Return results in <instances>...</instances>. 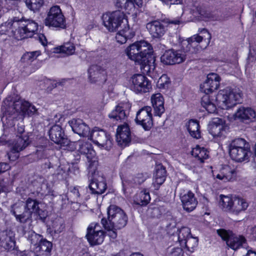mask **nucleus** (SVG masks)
<instances>
[{
    "label": "nucleus",
    "mask_w": 256,
    "mask_h": 256,
    "mask_svg": "<svg viewBox=\"0 0 256 256\" xmlns=\"http://www.w3.org/2000/svg\"><path fill=\"white\" fill-rule=\"evenodd\" d=\"M125 52L130 60L141 65V68L148 75L151 77L155 76V58L149 43L144 40L135 42L129 46Z\"/></svg>",
    "instance_id": "obj_1"
},
{
    "label": "nucleus",
    "mask_w": 256,
    "mask_h": 256,
    "mask_svg": "<svg viewBox=\"0 0 256 256\" xmlns=\"http://www.w3.org/2000/svg\"><path fill=\"white\" fill-rule=\"evenodd\" d=\"M2 109L4 112L2 120L8 126L13 125V122H10L13 119H23L26 114H32L37 111L34 106L14 94L8 96L4 100Z\"/></svg>",
    "instance_id": "obj_2"
},
{
    "label": "nucleus",
    "mask_w": 256,
    "mask_h": 256,
    "mask_svg": "<svg viewBox=\"0 0 256 256\" xmlns=\"http://www.w3.org/2000/svg\"><path fill=\"white\" fill-rule=\"evenodd\" d=\"M37 23L14 17L0 26V34L14 36L18 40L31 37L38 30Z\"/></svg>",
    "instance_id": "obj_3"
},
{
    "label": "nucleus",
    "mask_w": 256,
    "mask_h": 256,
    "mask_svg": "<svg viewBox=\"0 0 256 256\" xmlns=\"http://www.w3.org/2000/svg\"><path fill=\"white\" fill-rule=\"evenodd\" d=\"M220 76L216 73H210L207 75L206 79L200 86L201 90L206 94L204 96L201 101L202 106L209 113H214L217 108L214 100L211 99L208 94L217 90L220 86Z\"/></svg>",
    "instance_id": "obj_4"
},
{
    "label": "nucleus",
    "mask_w": 256,
    "mask_h": 256,
    "mask_svg": "<svg viewBox=\"0 0 256 256\" xmlns=\"http://www.w3.org/2000/svg\"><path fill=\"white\" fill-rule=\"evenodd\" d=\"M28 240L30 243V251L21 252V256H49L52 248V244L42 236L35 232H29L27 236Z\"/></svg>",
    "instance_id": "obj_5"
},
{
    "label": "nucleus",
    "mask_w": 256,
    "mask_h": 256,
    "mask_svg": "<svg viewBox=\"0 0 256 256\" xmlns=\"http://www.w3.org/2000/svg\"><path fill=\"white\" fill-rule=\"evenodd\" d=\"M242 97V92L239 88L220 90L216 97V106L224 110L230 109L240 102Z\"/></svg>",
    "instance_id": "obj_6"
},
{
    "label": "nucleus",
    "mask_w": 256,
    "mask_h": 256,
    "mask_svg": "<svg viewBox=\"0 0 256 256\" xmlns=\"http://www.w3.org/2000/svg\"><path fill=\"white\" fill-rule=\"evenodd\" d=\"M108 221L102 218V224L104 228L120 229L125 226L127 222V217L120 208L111 205L108 209Z\"/></svg>",
    "instance_id": "obj_7"
},
{
    "label": "nucleus",
    "mask_w": 256,
    "mask_h": 256,
    "mask_svg": "<svg viewBox=\"0 0 256 256\" xmlns=\"http://www.w3.org/2000/svg\"><path fill=\"white\" fill-rule=\"evenodd\" d=\"M228 152L231 158L236 162L248 160L250 156L249 144L243 138H236L228 145Z\"/></svg>",
    "instance_id": "obj_8"
},
{
    "label": "nucleus",
    "mask_w": 256,
    "mask_h": 256,
    "mask_svg": "<svg viewBox=\"0 0 256 256\" xmlns=\"http://www.w3.org/2000/svg\"><path fill=\"white\" fill-rule=\"evenodd\" d=\"M103 24L110 32H114L127 28L129 25L124 12L116 10L112 12L104 14L102 16Z\"/></svg>",
    "instance_id": "obj_9"
},
{
    "label": "nucleus",
    "mask_w": 256,
    "mask_h": 256,
    "mask_svg": "<svg viewBox=\"0 0 256 256\" xmlns=\"http://www.w3.org/2000/svg\"><path fill=\"white\" fill-rule=\"evenodd\" d=\"M44 22L50 28H64L66 26V18L60 6L54 5L50 7L46 12Z\"/></svg>",
    "instance_id": "obj_10"
},
{
    "label": "nucleus",
    "mask_w": 256,
    "mask_h": 256,
    "mask_svg": "<svg viewBox=\"0 0 256 256\" xmlns=\"http://www.w3.org/2000/svg\"><path fill=\"white\" fill-rule=\"evenodd\" d=\"M128 86L131 90L136 94L148 92L152 89L150 80L142 74L132 75L128 80Z\"/></svg>",
    "instance_id": "obj_11"
},
{
    "label": "nucleus",
    "mask_w": 256,
    "mask_h": 256,
    "mask_svg": "<svg viewBox=\"0 0 256 256\" xmlns=\"http://www.w3.org/2000/svg\"><path fill=\"white\" fill-rule=\"evenodd\" d=\"M212 174L216 182H234L237 176L236 168L228 165L222 166L218 170H212Z\"/></svg>",
    "instance_id": "obj_12"
},
{
    "label": "nucleus",
    "mask_w": 256,
    "mask_h": 256,
    "mask_svg": "<svg viewBox=\"0 0 256 256\" xmlns=\"http://www.w3.org/2000/svg\"><path fill=\"white\" fill-rule=\"evenodd\" d=\"M40 203L35 200L28 198L26 201L25 206V212L22 214H18L16 208L18 207L15 204L12 208L11 212L17 220L20 222H25L30 218L32 214H35L38 210Z\"/></svg>",
    "instance_id": "obj_13"
},
{
    "label": "nucleus",
    "mask_w": 256,
    "mask_h": 256,
    "mask_svg": "<svg viewBox=\"0 0 256 256\" xmlns=\"http://www.w3.org/2000/svg\"><path fill=\"white\" fill-rule=\"evenodd\" d=\"M91 140L98 147L109 150L112 146L110 135L102 130L94 128L90 134Z\"/></svg>",
    "instance_id": "obj_14"
},
{
    "label": "nucleus",
    "mask_w": 256,
    "mask_h": 256,
    "mask_svg": "<svg viewBox=\"0 0 256 256\" xmlns=\"http://www.w3.org/2000/svg\"><path fill=\"white\" fill-rule=\"evenodd\" d=\"M29 144V138L27 134L16 136L11 144L10 151L8 153L10 160L14 161L19 156V152L24 150Z\"/></svg>",
    "instance_id": "obj_15"
},
{
    "label": "nucleus",
    "mask_w": 256,
    "mask_h": 256,
    "mask_svg": "<svg viewBox=\"0 0 256 256\" xmlns=\"http://www.w3.org/2000/svg\"><path fill=\"white\" fill-rule=\"evenodd\" d=\"M41 54L40 50H36L26 52L22 55L20 62L23 66L22 72L24 75H29L38 68L32 63Z\"/></svg>",
    "instance_id": "obj_16"
},
{
    "label": "nucleus",
    "mask_w": 256,
    "mask_h": 256,
    "mask_svg": "<svg viewBox=\"0 0 256 256\" xmlns=\"http://www.w3.org/2000/svg\"><path fill=\"white\" fill-rule=\"evenodd\" d=\"M86 237L91 246L100 244L104 242V234L97 223H91L87 228Z\"/></svg>",
    "instance_id": "obj_17"
},
{
    "label": "nucleus",
    "mask_w": 256,
    "mask_h": 256,
    "mask_svg": "<svg viewBox=\"0 0 256 256\" xmlns=\"http://www.w3.org/2000/svg\"><path fill=\"white\" fill-rule=\"evenodd\" d=\"M179 21H169L168 22L154 20L146 24V28L152 37L160 38L162 36L166 31V24H178Z\"/></svg>",
    "instance_id": "obj_18"
},
{
    "label": "nucleus",
    "mask_w": 256,
    "mask_h": 256,
    "mask_svg": "<svg viewBox=\"0 0 256 256\" xmlns=\"http://www.w3.org/2000/svg\"><path fill=\"white\" fill-rule=\"evenodd\" d=\"M152 108L146 106L140 108L136 113V122L145 130H148L152 126Z\"/></svg>",
    "instance_id": "obj_19"
},
{
    "label": "nucleus",
    "mask_w": 256,
    "mask_h": 256,
    "mask_svg": "<svg viewBox=\"0 0 256 256\" xmlns=\"http://www.w3.org/2000/svg\"><path fill=\"white\" fill-rule=\"evenodd\" d=\"M50 140L61 147L67 146L70 144L69 140L66 137L64 131L58 124L53 126L49 130Z\"/></svg>",
    "instance_id": "obj_20"
},
{
    "label": "nucleus",
    "mask_w": 256,
    "mask_h": 256,
    "mask_svg": "<svg viewBox=\"0 0 256 256\" xmlns=\"http://www.w3.org/2000/svg\"><path fill=\"white\" fill-rule=\"evenodd\" d=\"M228 128L224 120L216 118L209 124L208 130L213 137L220 138L225 136Z\"/></svg>",
    "instance_id": "obj_21"
},
{
    "label": "nucleus",
    "mask_w": 256,
    "mask_h": 256,
    "mask_svg": "<svg viewBox=\"0 0 256 256\" xmlns=\"http://www.w3.org/2000/svg\"><path fill=\"white\" fill-rule=\"evenodd\" d=\"M186 59V54L181 51L172 50L166 51L160 57L161 62L164 64H174L182 62Z\"/></svg>",
    "instance_id": "obj_22"
},
{
    "label": "nucleus",
    "mask_w": 256,
    "mask_h": 256,
    "mask_svg": "<svg viewBox=\"0 0 256 256\" xmlns=\"http://www.w3.org/2000/svg\"><path fill=\"white\" fill-rule=\"evenodd\" d=\"M76 146L78 147V150L82 154L86 156L88 162L90 163V166H96L98 161L96 158V152L92 148L90 144L88 142L79 141L76 144Z\"/></svg>",
    "instance_id": "obj_23"
},
{
    "label": "nucleus",
    "mask_w": 256,
    "mask_h": 256,
    "mask_svg": "<svg viewBox=\"0 0 256 256\" xmlns=\"http://www.w3.org/2000/svg\"><path fill=\"white\" fill-rule=\"evenodd\" d=\"M200 38L198 37L196 34L187 40H183L182 42L181 51L182 53L186 54H192L197 52L199 50L198 44Z\"/></svg>",
    "instance_id": "obj_24"
},
{
    "label": "nucleus",
    "mask_w": 256,
    "mask_h": 256,
    "mask_svg": "<svg viewBox=\"0 0 256 256\" xmlns=\"http://www.w3.org/2000/svg\"><path fill=\"white\" fill-rule=\"evenodd\" d=\"M184 209L188 212L194 210L198 204L194 194L190 190H184L180 195Z\"/></svg>",
    "instance_id": "obj_25"
},
{
    "label": "nucleus",
    "mask_w": 256,
    "mask_h": 256,
    "mask_svg": "<svg viewBox=\"0 0 256 256\" xmlns=\"http://www.w3.org/2000/svg\"><path fill=\"white\" fill-rule=\"evenodd\" d=\"M116 139L118 144L122 146L128 144L130 141V132L128 124H124L118 127Z\"/></svg>",
    "instance_id": "obj_26"
},
{
    "label": "nucleus",
    "mask_w": 256,
    "mask_h": 256,
    "mask_svg": "<svg viewBox=\"0 0 256 256\" xmlns=\"http://www.w3.org/2000/svg\"><path fill=\"white\" fill-rule=\"evenodd\" d=\"M234 117L235 120L242 122H254L256 118V113L252 108L242 106L237 110Z\"/></svg>",
    "instance_id": "obj_27"
},
{
    "label": "nucleus",
    "mask_w": 256,
    "mask_h": 256,
    "mask_svg": "<svg viewBox=\"0 0 256 256\" xmlns=\"http://www.w3.org/2000/svg\"><path fill=\"white\" fill-rule=\"evenodd\" d=\"M90 188L92 193L102 194L106 188L104 178L102 176L94 174L93 179L90 184Z\"/></svg>",
    "instance_id": "obj_28"
},
{
    "label": "nucleus",
    "mask_w": 256,
    "mask_h": 256,
    "mask_svg": "<svg viewBox=\"0 0 256 256\" xmlns=\"http://www.w3.org/2000/svg\"><path fill=\"white\" fill-rule=\"evenodd\" d=\"M150 101L154 115L160 116L165 111L163 96L160 93L152 94L150 97Z\"/></svg>",
    "instance_id": "obj_29"
},
{
    "label": "nucleus",
    "mask_w": 256,
    "mask_h": 256,
    "mask_svg": "<svg viewBox=\"0 0 256 256\" xmlns=\"http://www.w3.org/2000/svg\"><path fill=\"white\" fill-rule=\"evenodd\" d=\"M186 10L188 11L194 18L198 20H204L210 16L209 12L198 2L188 6Z\"/></svg>",
    "instance_id": "obj_30"
},
{
    "label": "nucleus",
    "mask_w": 256,
    "mask_h": 256,
    "mask_svg": "<svg viewBox=\"0 0 256 256\" xmlns=\"http://www.w3.org/2000/svg\"><path fill=\"white\" fill-rule=\"evenodd\" d=\"M74 132L80 136H86L90 134L89 127L81 119H72L68 122Z\"/></svg>",
    "instance_id": "obj_31"
},
{
    "label": "nucleus",
    "mask_w": 256,
    "mask_h": 256,
    "mask_svg": "<svg viewBox=\"0 0 256 256\" xmlns=\"http://www.w3.org/2000/svg\"><path fill=\"white\" fill-rule=\"evenodd\" d=\"M130 108V105L129 103H120L109 114L108 116L117 120L124 119L126 116V111Z\"/></svg>",
    "instance_id": "obj_32"
},
{
    "label": "nucleus",
    "mask_w": 256,
    "mask_h": 256,
    "mask_svg": "<svg viewBox=\"0 0 256 256\" xmlns=\"http://www.w3.org/2000/svg\"><path fill=\"white\" fill-rule=\"evenodd\" d=\"M115 38L116 41L120 44H125L128 38H130L134 36V32L130 28L129 25L127 26V28H122L118 30Z\"/></svg>",
    "instance_id": "obj_33"
},
{
    "label": "nucleus",
    "mask_w": 256,
    "mask_h": 256,
    "mask_svg": "<svg viewBox=\"0 0 256 256\" xmlns=\"http://www.w3.org/2000/svg\"><path fill=\"white\" fill-rule=\"evenodd\" d=\"M248 206V203L244 198L234 197L233 202V207L232 214L238 215L245 211Z\"/></svg>",
    "instance_id": "obj_34"
},
{
    "label": "nucleus",
    "mask_w": 256,
    "mask_h": 256,
    "mask_svg": "<svg viewBox=\"0 0 256 256\" xmlns=\"http://www.w3.org/2000/svg\"><path fill=\"white\" fill-rule=\"evenodd\" d=\"M246 242L244 238L241 236L231 235L226 242L227 245L234 250L242 246Z\"/></svg>",
    "instance_id": "obj_35"
},
{
    "label": "nucleus",
    "mask_w": 256,
    "mask_h": 256,
    "mask_svg": "<svg viewBox=\"0 0 256 256\" xmlns=\"http://www.w3.org/2000/svg\"><path fill=\"white\" fill-rule=\"evenodd\" d=\"M88 73L90 80L95 82L104 75L105 70L99 66L94 65L90 68Z\"/></svg>",
    "instance_id": "obj_36"
},
{
    "label": "nucleus",
    "mask_w": 256,
    "mask_h": 256,
    "mask_svg": "<svg viewBox=\"0 0 256 256\" xmlns=\"http://www.w3.org/2000/svg\"><path fill=\"white\" fill-rule=\"evenodd\" d=\"M116 6L128 14H133L135 12V6L132 0H116Z\"/></svg>",
    "instance_id": "obj_37"
},
{
    "label": "nucleus",
    "mask_w": 256,
    "mask_h": 256,
    "mask_svg": "<svg viewBox=\"0 0 256 256\" xmlns=\"http://www.w3.org/2000/svg\"><path fill=\"white\" fill-rule=\"evenodd\" d=\"M191 152L192 156L197 158L200 162H203L205 160L208 158V152L207 150L198 145L194 148Z\"/></svg>",
    "instance_id": "obj_38"
},
{
    "label": "nucleus",
    "mask_w": 256,
    "mask_h": 256,
    "mask_svg": "<svg viewBox=\"0 0 256 256\" xmlns=\"http://www.w3.org/2000/svg\"><path fill=\"white\" fill-rule=\"evenodd\" d=\"M150 200L149 192L143 190L136 193L134 197V202L139 205H146Z\"/></svg>",
    "instance_id": "obj_39"
},
{
    "label": "nucleus",
    "mask_w": 256,
    "mask_h": 256,
    "mask_svg": "<svg viewBox=\"0 0 256 256\" xmlns=\"http://www.w3.org/2000/svg\"><path fill=\"white\" fill-rule=\"evenodd\" d=\"M234 198L221 194L220 196V205L221 208L225 212L232 213Z\"/></svg>",
    "instance_id": "obj_40"
},
{
    "label": "nucleus",
    "mask_w": 256,
    "mask_h": 256,
    "mask_svg": "<svg viewBox=\"0 0 256 256\" xmlns=\"http://www.w3.org/2000/svg\"><path fill=\"white\" fill-rule=\"evenodd\" d=\"M74 52L75 47L74 44L70 42L65 43L63 45L55 47L52 50L54 53H62L67 56L74 54Z\"/></svg>",
    "instance_id": "obj_41"
},
{
    "label": "nucleus",
    "mask_w": 256,
    "mask_h": 256,
    "mask_svg": "<svg viewBox=\"0 0 256 256\" xmlns=\"http://www.w3.org/2000/svg\"><path fill=\"white\" fill-rule=\"evenodd\" d=\"M166 176V170L162 166L156 170L154 175L153 184L154 186L158 187L165 181Z\"/></svg>",
    "instance_id": "obj_42"
},
{
    "label": "nucleus",
    "mask_w": 256,
    "mask_h": 256,
    "mask_svg": "<svg viewBox=\"0 0 256 256\" xmlns=\"http://www.w3.org/2000/svg\"><path fill=\"white\" fill-rule=\"evenodd\" d=\"M186 126L188 130L192 136L196 138H200L199 124L196 120H189Z\"/></svg>",
    "instance_id": "obj_43"
},
{
    "label": "nucleus",
    "mask_w": 256,
    "mask_h": 256,
    "mask_svg": "<svg viewBox=\"0 0 256 256\" xmlns=\"http://www.w3.org/2000/svg\"><path fill=\"white\" fill-rule=\"evenodd\" d=\"M188 239H186L184 243L180 245L182 247H186L187 250L190 252H194L198 245V239L196 237L190 236Z\"/></svg>",
    "instance_id": "obj_44"
},
{
    "label": "nucleus",
    "mask_w": 256,
    "mask_h": 256,
    "mask_svg": "<svg viewBox=\"0 0 256 256\" xmlns=\"http://www.w3.org/2000/svg\"><path fill=\"white\" fill-rule=\"evenodd\" d=\"M190 230L188 227H182L178 230L177 240L180 245L191 236Z\"/></svg>",
    "instance_id": "obj_45"
},
{
    "label": "nucleus",
    "mask_w": 256,
    "mask_h": 256,
    "mask_svg": "<svg viewBox=\"0 0 256 256\" xmlns=\"http://www.w3.org/2000/svg\"><path fill=\"white\" fill-rule=\"evenodd\" d=\"M14 233L9 230L7 232L6 238H5L6 245L4 246L6 249L8 250H14L16 246Z\"/></svg>",
    "instance_id": "obj_46"
},
{
    "label": "nucleus",
    "mask_w": 256,
    "mask_h": 256,
    "mask_svg": "<svg viewBox=\"0 0 256 256\" xmlns=\"http://www.w3.org/2000/svg\"><path fill=\"white\" fill-rule=\"evenodd\" d=\"M170 84V78L166 74H162L158 80L156 86L160 90H166L168 88Z\"/></svg>",
    "instance_id": "obj_47"
},
{
    "label": "nucleus",
    "mask_w": 256,
    "mask_h": 256,
    "mask_svg": "<svg viewBox=\"0 0 256 256\" xmlns=\"http://www.w3.org/2000/svg\"><path fill=\"white\" fill-rule=\"evenodd\" d=\"M26 6L31 10L36 11L40 9L44 4V0H25Z\"/></svg>",
    "instance_id": "obj_48"
},
{
    "label": "nucleus",
    "mask_w": 256,
    "mask_h": 256,
    "mask_svg": "<svg viewBox=\"0 0 256 256\" xmlns=\"http://www.w3.org/2000/svg\"><path fill=\"white\" fill-rule=\"evenodd\" d=\"M64 226L63 220L60 218L54 220L52 224V228L55 233H60L64 229Z\"/></svg>",
    "instance_id": "obj_49"
},
{
    "label": "nucleus",
    "mask_w": 256,
    "mask_h": 256,
    "mask_svg": "<svg viewBox=\"0 0 256 256\" xmlns=\"http://www.w3.org/2000/svg\"><path fill=\"white\" fill-rule=\"evenodd\" d=\"M256 62V45L250 46L248 56L247 59V64L250 66H252L253 64Z\"/></svg>",
    "instance_id": "obj_50"
},
{
    "label": "nucleus",
    "mask_w": 256,
    "mask_h": 256,
    "mask_svg": "<svg viewBox=\"0 0 256 256\" xmlns=\"http://www.w3.org/2000/svg\"><path fill=\"white\" fill-rule=\"evenodd\" d=\"M166 256H183L184 252L182 248L179 247H170L166 252Z\"/></svg>",
    "instance_id": "obj_51"
},
{
    "label": "nucleus",
    "mask_w": 256,
    "mask_h": 256,
    "mask_svg": "<svg viewBox=\"0 0 256 256\" xmlns=\"http://www.w3.org/2000/svg\"><path fill=\"white\" fill-rule=\"evenodd\" d=\"M200 36L196 35L198 37L200 38V42H201L203 40L206 41L207 42V44H208L211 39V35L210 32L208 31L205 28H202L200 30Z\"/></svg>",
    "instance_id": "obj_52"
},
{
    "label": "nucleus",
    "mask_w": 256,
    "mask_h": 256,
    "mask_svg": "<svg viewBox=\"0 0 256 256\" xmlns=\"http://www.w3.org/2000/svg\"><path fill=\"white\" fill-rule=\"evenodd\" d=\"M218 234L222 238L227 242L229 237L232 234L231 232H228L224 230H217Z\"/></svg>",
    "instance_id": "obj_53"
},
{
    "label": "nucleus",
    "mask_w": 256,
    "mask_h": 256,
    "mask_svg": "<svg viewBox=\"0 0 256 256\" xmlns=\"http://www.w3.org/2000/svg\"><path fill=\"white\" fill-rule=\"evenodd\" d=\"M34 214H36V216H39L40 218L44 220L48 215V212L46 210H44L40 208V206L38 208V210H36Z\"/></svg>",
    "instance_id": "obj_54"
},
{
    "label": "nucleus",
    "mask_w": 256,
    "mask_h": 256,
    "mask_svg": "<svg viewBox=\"0 0 256 256\" xmlns=\"http://www.w3.org/2000/svg\"><path fill=\"white\" fill-rule=\"evenodd\" d=\"M105 229L108 230V234L110 238H112V239H114L116 238V237L117 236V234H116V230L117 229H116L114 228H112V229H108V228H105Z\"/></svg>",
    "instance_id": "obj_55"
},
{
    "label": "nucleus",
    "mask_w": 256,
    "mask_h": 256,
    "mask_svg": "<svg viewBox=\"0 0 256 256\" xmlns=\"http://www.w3.org/2000/svg\"><path fill=\"white\" fill-rule=\"evenodd\" d=\"M145 180V178H144L142 174H138L136 177L134 178V183L140 184L143 182Z\"/></svg>",
    "instance_id": "obj_56"
},
{
    "label": "nucleus",
    "mask_w": 256,
    "mask_h": 256,
    "mask_svg": "<svg viewBox=\"0 0 256 256\" xmlns=\"http://www.w3.org/2000/svg\"><path fill=\"white\" fill-rule=\"evenodd\" d=\"M10 168V166L6 163H0V174L6 171Z\"/></svg>",
    "instance_id": "obj_57"
},
{
    "label": "nucleus",
    "mask_w": 256,
    "mask_h": 256,
    "mask_svg": "<svg viewBox=\"0 0 256 256\" xmlns=\"http://www.w3.org/2000/svg\"><path fill=\"white\" fill-rule=\"evenodd\" d=\"M39 40L41 44L44 46L46 43V40L43 34H40L38 36Z\"/></svg>",
    "instance_id": "obj_58"
},
{
    "label": "nucleus",
    "mask_w": 256,
    "mask_h": 256,
    "mask_svg": "<svg viewBox=\"0 0 256 256\" xmlns=\"http://www.w3.org/2000/svg\"><path fill=\"white\" fill-rule=\"evenodd\" d=\"M71 192H72L76 197H78L80 196L77 187H74L71 190Z\"/></svg>",
    "instance_id": "obj_59"
},
{
    "label": "nucleus",
    "mask_w": 256,
    "mask_h": 256,
    "mask_svg": "<svg viewBox=\"0 0 256 256\" xmlns=\"http://www.w3.org/2000/svg\"><path fill=\"white\" fill-rule=\"evenodd\" d=\"M122 186H123V191L124 194L126 195H128L127 190V182L126 181H123L122 182Z\"/></svg>",
    "instance_id": "obj_60"
},
{
    "label": "nucleus",
    "mask_w": 256,
    "mask_h": 256,
    "mask_svg": "<svg viewBox=\"0 0 256 256\" xmlns=\"http://www.w3.org/2000/svg\"><path fill=\"white\" fill-rule=\"evenodd\" d=\"M24 127L22 125L18 126V134H20V136L26 134L25 133H23L24 132Z\"/></svg>",
    "instance_id": "obj_61"
},
{
    "label": "nucleus",
    "mask_w": 256,
    "mask_h": 256,
    "mask_svg": "<svg viewBox=\"0 0 256 256\" xmlns=\"http://www.w3.org/2000/svg\"><path fill=\"white\" fill-rule=\"evenodd\" d=\"M78 256H92L86 250L80 252Z\"/></svg>",
    "instance_id": "obj_62"
},
{
    "label": "nucleus",
    "mask_w": 256,
    "mask_h": 256,
    "mask_svg": "<svg viewBox=\"0 0 256 256\" xmlns=\"http://www.w3.org/2000/svg\"><path fill=\"white\" fill-rule=\"evenodd\" d=\"M251 234L252 236V237L256 240V226L252 228Z\"/></svg>",
    "instance_id": "obj_63"
},
{
    "label": "nucleus",
    "mask_w": 256,
    "mask_h": 256,
    "mask_svg": "<svg viewBox=\"0 0 256 256\" xmlns=\"http://www.w3.org/2000/svg\"><path fill=\"white\" fill-rule=\"evenodd\" d=\"M133 2L136 4L138 6H140L142 4V0H132Z\"/></svg>",
    "instance_id": "obj_64"
}]
</instances>
